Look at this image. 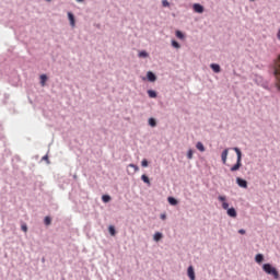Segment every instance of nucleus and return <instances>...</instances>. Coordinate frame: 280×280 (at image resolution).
<instances>
[{"label": "nucleus", "mask_w": 280, "mask_h": 280, "mask_svg": "<svg viewBox=\"0 0 280 280\" xmlns=\"http://www.w3.org/2000/svg\"><path fill=\"white\" fill-rule=\"evenodd\" d=\"M271 69L276 78V86L278 91H280V55L276 60H273V63L271 65Z\"/></svg>", "instance_id": "1"}, {"label": "nucleus", "mask_w": 280, "mask_h": 280, "mask_svg": "<svg viewBox=\"0 0 280 280\" xmlns=\"http://www.w3.org/2000/svg\"><path fill=\"white\" fill-rule=\"evenodd\" d=\"M262 270L264 272H266V275H270L271 277H273V279H279V270H277V268H275L272 265L264 264Z\"/></svg>", "instance_id": "2"}, {"label": "nucleus", "mask_w": 280, "mask_h": 280, "mask_svg": "<svg viewBox=\"0 0 280 280\" xmlns=\"http://www.w3.org/2000/svg\"><path fill=\"white\" fill-rule=\"evenodd\" d=\"M234 152H236V164H234L230 170L231 172H237V170H240V167H242V151L238 148H234L233 149Z\"/></svg>", "instance_id": "3"}, {"label": "nucleus", "mask_w": 280, "mask_h": 280, "mask_svg": "<svg viewBox=\"0 0 280 280\" xmlns=\"http://www.w3.org/2000/svg\"><path fill=\"white\" fill-rule=\"evenodd\" d=\"M236 184L238 185V187H242L243 189L248 188V182H246L245 179H243L241 177L236 178Z\"/></svg>", "instance_id": "4"}, {"label": "nucleus", "mask_w": 280, "mask_h": 280, "mask_svg": "<svg viewBox=\"0 0 280 280\" xmlns=\"http://www.w3.org/2000/svg\"><path fill=\"white\" fill-rule=\"evenodd\" d=\"M218 200L220 202H222V209H224L225 211H228L229 209V202H226V197L225 196H219Z\"/></svg>", "instance_id": "5"}, {"label": "nucleus", "mask_w": 280, "mask_h": 280, "mask_svg": "<svg viewBox=\"0 0 280 280\" xmlns=\"http://www.w3.org/2000/svg\"><path fill=\"white\" fill-rule=\"evenodd\" d=\"M187 276L190 280H196V271L194 270V266H189L187 269Z\"/></svg>", "instance_id": "6"}, {"label": "nucleus", "mask_w": 280, "mask_h": 280, "mask_svg": "<svg viewBox=\"0 0 280 280\" xmlns=\"http://www.w3.org/2000/svg\"><path fill=\"white\" fill-rule=\"evenodd\" d=\"M192 9L197 14H202V12H205V7H202V4L195 3Z\"/></svg>", "instance_id": "7"}, {"label": "nucleus", "mask_w": 280, "mask_h": 280, "mask_svg": "<svg viewBox=\"0 0 280 280\" xmlns=\"http://www.w3.org/2000/svg\"><path fill=\"white\" fill-rule=\"evenodd\" d=\"M229 158V149H225L221 154L223 165H226V159Z\"/></svg>", "instance_id": "8"}, {"label": "nucleus", "mask_w": 280, "mask_h": 280, "mask_svg": "<svg viewBox=\"0 0 280 280\" xmlns=\"http://www.w3.org/2000/svg\"><path fill=\"white\" fill-rule=\"evenodd\" d=\"M147 78H148L149 82H156V74L153 73L152 71H149L147 73Z\"/></svg>", "instance_id": "9"}, {"label": "nucleus", "mask_w": 280, "mask_h": 280, "mask_svg": "<svg viewBox=\"0 0 280 280\" xmlns=\"http://www.w3.org/2000/svg\"><path fill=\"white\" fill-rule=\"evenodd\" d=\"M68 19L70 21L71 27H75V16H73V13L68 12Z\"/></svg>", "instance_id": "10"}, {"label": "nucleus", "mask_w": 280, "mask_h": 280, "mask_svg": "<svg viewBox=\"0 0 280 280\" xmlns=\"http://www.w3.org/2000/svg\"><path fill=\"white\" fill-rule=\"evenodd\" d=\"M228 215H230V218H237V211H235V208H228Z\"/></svg>", "instance_id": "11"}, {"label": "nucleus", "mask_w": 280, "mask_h": 280, "mask_svg": "<svg viewBox=\"0 0 280 280\" xmlns=\"http://www.w3.org/2000/svg\"><path fill=\"white\" fill-rule=\"evenodd\" d=\"M210 68L212 69V71H214V73H220L221 71L220 65L218 63H212Z\"/></svg>", "instance_id": "12"}, {"label": "nucleus", "mask_w": 280, "mask_h": 280, "mask_svg": "<svg viewBox=\"0 0 280 280\" xmlns=\"http://www.w3.org/2000/svg\"><path fill=\"white\" fill-rule=\"evenodd\" d=\"M153 240H154V242H161V240H163V234L161 232H156L153 235Z\"/></svg>", "instance_id": "13"}, {"label": "nucleus", "mask_w": 280, "mask_h": 280, "mask_svg": "<svg viewBox=\"0 0 280 280\" xmlns=\"http://www.w3.org/2000/svg\"><path fill=\"white\" fill-rule=\"evenodd\" d=\"M256 264H262L264 262V255L257 254L255 257Z\"/></svg>", "instance_id": "14"}, {"label": "nucleus", "mask_w": 280, "mask_h": 280, "mask_svg": "<svg viewBox=\"0 0 280 280\" xmlns=\"http://www.w3.org/2000/svg\"><path fill=\"white\" fill-rule=\"evenodd\" d=\"M167 200L173 207H176V205H178V200H176V198L174 197H168Z\"/></svg>", "instance_id": "15"}, {"label": "nucleus", "mask_w": 280, "mask_h": 280, "mask_svg": "<svg viewBox=\"0 0 280 280\" xmlns=\"http://www.w3.org/2000/svg\"><path fill=\"white\" fill-rule=\"evenodd\" d=\"M196 148L199 152H205V144L202 142H197Z\"/></svg>", "instance_id": "16"}, {"label": "nucleus", "mask_w": 280, "mask_h": 280, "mask_svg": "<svg viewBox=\"0 0 280 280\" xmlns=\"http://www.w3.org/2000/svg\"><path fill=\"white\" fill-rule=\"evenodd\" d=\"M108 232H109V234H110L113 237H115V235H117V231H115V226H113V225H110V226L108 228Z\"/></svg>", "instance_id": "17"}, {"label": "nucleus", "mask_w": 280, "mask_h": 280, "mask_svg": "<svg viewBox=\"0 0 280 280\" xmlns=\"http://www.w3.org/2000/svg\"><path fill=\"white\" fill-rule=\"evenodd\" d=\"M46 82H47V74H42L40 75V84H42V86H45Z\"/></svg>", "instance_id": "18"}, {"label": "nucleus", "mask_w": 280, "mask_h": 280, "mask_svg": "<svg viewBox=\"0 0 280 280\" xmlns=\"http://www.w3.org/2000/svg\"><path fill=\"white\" fill-rule=\"evenodd\" d=\"M141 180H143V183H145L147 185H150V177H148V175H142Z\"/></svg>", "instance_id": "19"}, {"label": "nucleus", "mask_w": 280, "mask_h": 280, "mask_svg": "<svg viewBox=\"0 0 280 280\" xmlns=\"http://www.w3.org/2000/svg\"><path fill=\"white\" fill-rule=\"evenodd\" d=\"M176 37L179 38L180 40H183V38H185V34H183V32L180 31H176Z\"/></svg>", "instance_id": "20"}, {"label": "nucleus", "mask_w": 280, "mask_h": 280, "mask_svg": "<svg viewBox=\"0 0 280 280\" xmlns=\"http://www.w3.org/2000/svg\"><path fill=\"white\" fill-rule=\"evenodd\" d=\"M172 47H174L175 49H180V44H178V42L176 40H172Z\"/></svg>", "instance_id": "21"}, {"label": "nucleus", "mask_w": 280, "mask_h": 280, "mask_svg": "<svg viewBox=\"0 0 280 280\" xmlns=\"http://www.w3.org/2000/svg\"><path fill=\"white\" fill-rule=\"evenodd\" d=\"M148 95H149V97L154 98V97H156V92H154V90H149Z\"/></svg>", "instance_id": "22"}, {"label": "nucleus", "mask_w": 280, "mask_h": 280, "mask_svg": "<svg viewBox=\"0 0 280 280\" xmlns=\"http://www.w3.org/2000/svg\"><path fill=\"white\" fill-rule=\"evenodd\" d=\"M149 125H150L152 128L156 127V120H155L154 118H150V119H149Z\"/></svg>", "instance_id": "23"}, {"label": "nucleus", "mask_w": 280, "mask_h": 280, "mask_svg": "<svg viewBox=\"0 0 280 280\" xmlns=\"http://www.w3.org/2000/svg\"><path fill=\"white\" fill-rule=\"evenodd\" d=\"M102 200H103V202H110V196L103 195Z\"/></svg>", "instance_id": "24"}, {"label": "nucleus", "mask_w": 280, "mask_h": 280, "mask_svg": "<svg viewBox=\"0 0 280 280\" xmlns=\"http://www.w3.org/2000/svg\"><path fill=\"white\" fill-rule=\"evenodd\" d=\"M139 58H148V52L142 50L139 52Z\"/></svg>", "instance_id": "25"}, {"label": "nucleus", "mask_w": 280, "mask_h": 280, "mask_svg": "<svg viewBox=\"0 0 280 280\" xmlns=\"http://www.w3.org/2000/svg\"><path fill=\"white\" fill-rule=\"evenodd\" d=\"M187 159H189V160L194 159V151L192 150H188Z\"/></svg>", "instance_id": "26"}, {"label": "nucleus", "mask_w": 280, "mask_h": 280, "mask_svg": "<svg viewBox=\"0 0 280 280\" xmlns=\"http://www.w3.org/2000/svg\"><path fill=\"white\" fill-rule=\"evenodd\" d=\"M45 224H46V226H49V224H51V218L46 217L45 218Z\"/></svg>", "instance_id": "27"}, {"label": "nucleus", "mask_w": 280, "mask_h": 280, "mask_svg": "<svg viewBox=\"0 0 280 280\" xmlns=\"http://www.w3.org/2000/svg\"><path fill=\"white\" fill-rule=\"evenodd\" d=\"M163 8H170V2L167 0L162 1Z\"/></svg>", "instance_id": "28"}, {"label": "nucleus", "mask_w": 280, "mask_h": 280, "mask_svg": "<svg viewBox=\"0 0 280 280\" xmlns=\"http://www.w3.org/2000/svg\"><path fill=\"white\" fill-rule=\"evenodd\" d=\"M129 167H132L135 172H139V166L135 164H129Z\"/></svg>", "instance_id": "29"}, {"label": "nucleus", "mask_w": 280, "mask_h": 280, "mask_svg": "<svg viewBox=\"0 0 280 280\" xmlns=\"http://www.w3.org/2000/svg\"><path fill=\"white\" fill-rule=\"evenodd\" d=\"M21 230H22L24 233H27V225H26V224H22Z\"/></svg>", "instance_id": "30"}, {"label": "nucleus", "mask_w": 280, "mask_h": 280, "mask_svg": "<svg viewBox=\"0 0 280 280\" xmlns=\"http://www.w3.org/2000/svg\"><path fill=\"white\" fill-rule=\"evenodd\" d=\"M141 165L142 167H148V160H142Z\"/></svg>", "instance_id": "31"}, {"label": "nucleus", "mask_w": 280, "mask_h": 280, "mask_svg": "<svg viewBox=\"0 0 280 280\" xmlns=\"http://www.w3.org/2000/svg\"><path fill=\"white\" fill-rule=\"evenodd\" d=\"M238 233H240L241 235H246V230H238Z\"/></svg>", "instance_id": "32"}, {"label": "nucleus", "mask_w": 280, "mask_h": 280, "mask_svg": "<svg viewBox=\"0 0 280 280\" xmlns=\"http://www.w3.org/2000/svg\"><path fill=\"white\" fill-rule=\"evenodd\" d=\"M166 215L165 214H161V220H166Z\"/></svg>", "instance_id": "33"}, {"label": "nucleus", "mask_w": 280, "mask_h": 280, "mask_svg": "<svg viewBox=\"0 0 280 280\" xmlns=\"http://www.w3.org/2000/svg\"><path fill=\"white\" fill-rule=\"evenodd\" d=\"M43 159H44V161H48L49 158L47 155H45Z\"/></svg>", "instance_id": "34"}, {"label": "nucleus", "mask_w": 280, "mask_h": 280, "mask_svg": "<svg viewBox=\"0 0 280 280\" xmlns=\"http://www.w3.org/2000/svg\"><path fill=\"white\" fill-rule=\"evenodd\" d=\"M77 1L82 2V1H84V0H77Z\"/></svg>", "instance_id": "35"}, {"label": "nucleus", "mask_w": 280, "mask_h": 280, "mask_svg": "<svg viewBox=\"0 0 280 280\" xmlns=\"http://www.w3.org/2000/svg\"><path fill=\"white\" fill-rule=\"evenodd\" d=\"M46 1H51V0H46Z\"/></svg>", "instance_id": "36"}]
</instances>
